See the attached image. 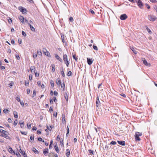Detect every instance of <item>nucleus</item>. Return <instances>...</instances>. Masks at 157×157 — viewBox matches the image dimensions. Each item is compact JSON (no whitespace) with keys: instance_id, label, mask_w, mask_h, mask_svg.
Here are the masks:
<instances>
[{"instance_id":"f257e3e1","label":"nucleus","mask_w":157,"mask_h":157,"mask_svg":"<svg viewBox=\"0 0 157 157\" xmlns=\"http://www.w3.org/2000/svg\"><path fill=\"white\" fill-rule=\"evenodd\" d=\"M63 60L64 62V63L66 64L67 67H68L70 62L67 59V56L66 54H63Z\"/></svg>"},{"instance_id":"f03ea898","label":"nucleus","mask_w":157,"mask_h":157,"mask_svg":"<svg viewBox=\"0 0 157 157\" xmlns=\"http://www.w3.org/2000/svg\"><path fill=\"white\" fill-rule=\"evenodd\" d=\"M147 18L149 20L152 21H155L157 18L155 16L151 14L149 15L148 16Z\"/></svg>"},{"instance_id":"7ed1b4c3","label":"nucleus","mask_w":157,"mask_h":157,"mask_svg":"<svg viewBox=\"0 0 157 157\" xmlns=\"http://www.w3.org/2000/svg\"><path fill=\"white\" fill-rule=\"evenodd\" d=\"M136 2L138 6L140 9H142L143 8L144 5L141 0H138V1H137Z\"/></svg>"},{"instance_id":"20e7f679","label":"nucleus","mask_w":157,"mask_h":157,"mask_svg":"<svg viewBox=\"0 0 157 157\" xmlns=\"http://www.w3.org/2000/svg\"><path fill=\"white\" fill-rule=\"evenodd\" d=\"M128 16L126 14H122L120 17V19L122 20H124L127 19Z\"/></svg>"},{"instance_id":"39448f33","label":"nucleus","mask_w":157,"mask_h":157,"mask_svg":"<svg viewBox=\"0 0 157 157\" xmlns=\"http://www.w3.org/2000/svg\"><path fill=\"white\" fill-rule=\"evenodd\" d=\"M56 83L57 85L59 86H60V85L61 84V82L59 78H58L56 79Z\"/></svg>"},{"instance_id":"423d86ee","label":"nucleus","mask_w":157,"mask_h":157,"mask_svg":"<svg viewBox=\"0 0 157 157\" xmlns=\"http://www.w3.org/2000/svg\"><path fill=\"white\" fill-rule=\"evenodd\" d=\"M87 63L89 65H91L93 63V60L92 59H90L88 58H87Z\"/></svg>"},{"instance_id":"0eeeda50","label":"nucleus","mask_w":157,"mask_h":157,"mask_svg":"<svg viewBox=\"0 0 157 157\" xmlns=\"http://www.w3.org/2000/svg\"><path fill=\"white\" fill-rule=\"evenodd\" d=\"M144 64L145 65L150 67L151 66V64L150 63H148L147 61L144 59L143 60Z\"/></svg>"},{"instance_id":"6e6552de","label":"nucleus","mask_w":157,"mask_h":157,"mask_svg":"<svg viewBox=\"0 0 157 157\" xmlns=\"http://www.w3.org/2000/svg\"><path fill=\"white\" fill-rule=\"evenodd\" d=\"M19 19L23 24L25 23L24 19L23 16H20L19 17Z\"/></svg>"},{"instance_id":"1a4fd4ad","label":"nucleus","mask_w":157,"mask_h":157,"mask_svg":"<svg viewBox=\"0 0 157 157\" xmlns=\"http://www.w3.org/2000/svg\"><path fill=\"white\" fill-rule=\"evenodd\" d=\"M100 102L98 97H97V99L96 102V105L97 107H98L100 105Z\"/></svg>"},{"instance_id":"9d476101","label":"nucleus","mask_w":157,"mask_h":157,"mask_svg":"<svg viewBox=\"0 0 157 157\" xmlns=\"http://www.w3.org/2000/svg\"><path fill=\"white\" fill-rule=\"evenodd\" d=\"M43 53L44 54L46 55L47 56H50V54L49 52L47 51L46 49H45V50H43Z\"/></svg>"},{"instance_id":"9b49d317","label":"nucleus","mask_w":157,"mask_h":157,"mask_svg":"<svg viewBox=\"0 0 157 157\" xmlns=\"http://www.w3.org/2000/svg\"><path fill=\"white\" fill-rule=\"evenodd\" d=\"M64 95L65 98L66 100L67 101V102L68 100V98L67 94L66 92H64Z\"/></svg>"},{"instance_id":"f8f14e48","label":"nucleus","mask_w":157,"mask_h":157,"mask_svg":"<svg viewBox=\"0 0 157 157\" xmlns=\"http://www.w3.org/2000/svg\"><path fill=\"white\" fill-rule=\"evenodd\" d=\"M117 142L119 144L122 146L125 145V141H118Z\"/></svg>"},{"instance_id":"ddd939ff","label":"nucleus","mask_w":157,"mask_h":157,"mask_svg":"<svg viewBox=\"0 0 157 157\" xmlns=\"http://www.w3.org/2000/svg\"><path fill=\"white\" fill-rule=\"evenodd\" d=\"M55 56L56 59H57L60 62H62V59L58 56V55L57 54H55Z\"/></svg>"},{"instance_id":"4468645a","label":"nucleus","mask_w":157,"mask_h":157,"mask_svg":"<svg viewBox=\"0 0 157 157\" xmlns=\"http://www.w3.org/2000/svg\"><path fill=\"white\" fill-rule=\"evenodd\" d=\"M62 122L63 124H65L66 123V121L65 118V115H62Z\"/></svg>"},{"instance_id":"2eb2a0df","label":"nucleus","mask_w":157,"mask_h":157,"mask_svg":"<svg viewBox=\"0 0 157 157\" xmlns=\"http://www.w3.org/2000/svg\"><path fill=\"white\" fill-rule=\"evenodd\" d=\"M31 71V72L35 73V67L34 66H31L30 67Z\"/></svg>"},{"instance_id":"dca6fc26","label":"nucleus","mask_w":157,"mask_h":157,"mask_svg":"<svg viewBox=\"0 0 157 157\" xmlns=\"http://www.w3.org/2000/svg\"><path fill=\"white\" fill-rule=\"evenodd\" d=\"M32 151L34 152L35 154H38L39 152L34 147H33L32 148Z\"/></svg>"},{"instance_id":"f3484780","label":"nucleus","mask_w":157,"mask_h":157,"mask_svg":"<svg viewBox=\"0 0 157 157\" xmlns=\"http://www.w3.org/2000/svg\"><path fill=\"white\" fill-rule=\"evenodd\" d=\"M3 137L5 138H6L7 139H10V137L8 136L5 133V134H3Z\"/></svg>"},{"instance_id":"a211bd4d","label":"nucleus","mask_w":157,"mask_h":157,"mask_svg":"<svg viewBox=\"0 0 157 157\" xmlns=\"http://www.w3.org/2000/svg\"><path fill=\"white\" fill-rule=\"evenodd\" d=\"M67 153H66V155L67 157H69L70 154V150L69 149H67L66 150Z\"/></svg>"},{"instance_id":"6ab92c4d","label":"nucleus","mask_w":157,"mask_h":157,"mask_svg":"<svg viewBox=\"0 0 157 157\" xmlns=\"http://www.w3.org/2000/svg\"><path fill=\"white\" fill-rule=\"evenodd\" d=\"M29 26L30 27V28L31 29V30L33 32H35V29L33 26H32L31 25V24H29Z\"/></svg>"},{"instance_id":"aec40b11","label":"nucleus","mask_w":157,"mask_h":157,"mask_svg":"<svg viewBox=\"0 0 157 157\" xmlns=\"http://www.w3.org/2000/svg\"><path fill=\"white\" fill-rule=\"evenodd\" d=\"M19 124L21 128H23L24 127V122L22 121H20L19 122Z\"/></svg>"},{"instance_id":"412c9836","label":"nucleus","mask_w":157,"mask_h":157,"mask_svg":"<svg viewBox=\"0 0 157 157\" xmlns=\"http://www.w3.org/2000/svg\"><path fill=\"white\" fill-rule=\"evenodd\" d=\"M13 114L14 115V117L15 118H18L17 113V112L14 111L13 112Z\"/></svg>"},{"instance_id":"4be33fe9","label":"nucleus","mask_w":157,"mask_h":157,"mask_svg":"<svg viewBox=\"0 0 157 157\" xmlns=\"http://www.w3.org/2000/svg\"><path fill=\"white\" fill-rule=\"evenodd\" d=\"M48 148L45 149V150L43 151V153L45 155H46V154L48 153Z\"/></svg>"},{"instance_id":"5701e85b","label":"nucleus","mask_w":157,"mask_h":157,"mask_svg":"<svg viewBox=\"0 0 157 157\" xmlns=\"http://www.w3.org/2000/svg\"><path fill=\"white\" fill-rule=\"evenodd\" d=\"M19 152L21 154H22L23 155L24 154V153H25V152L24 151H23L21 149V147L20 146H19Z\"/></svg>"},{"instance_id":"b1692460","label":"nucleus","mask_w":157,"mask_h":157,"mask_svg":"<svg viewBox=\"0 0 157 157\" xmlns=\"http://www.w3.org/2000/svg\"><path fill=\"white\" fill-rule=\"evenodd\" d=\"M69 133V130L68 126L67 128V133L66 135V137L67 136H68V134Z\"/></svg>"},{"instance_id":"393cba45","label":"nucleus","mask_w":157,"mask_h":157,"mask_svg":"<svg viewBox=\"0 0 157 157\" xmlns=\"http://www.w3.org/2000/svg\"><path fill=\"white\" fill-rule=\"evenodd\" d=\"M142 133L137 132L136 133L135 135L136 136H142Z\"/></svg>"},{"instance_id":"a878e982","label":"nucleus","mask_w":157,"mask_h":157,"mask_svg":"<svg viewBox=\"0 0 157 157\" xmlns=\"http://www.w3.org/2000/svg\"><path fill=\"white\" fill-rule=\"evenodd\" d=\"M54 148H55V150L56 151L57 153H58L59 152V149H58V148L57 145H55Z\"/></svg>"},{"instance_id":"bb28decb","label":"nucleus","mask_w":157,"mask_h":157,"mask_svg":"<svg viewBox=\"0 0 157 157\" xmlns=\"http://www.w3.org/2000/svg\"><path fill=\"white\" fill-rule=\"evenodd\" d=\"M20 10L23 13H25V11H26V9L23 7H21V9Z\"/></svg>"},{"instance_id":"cd10ccee","label":"nucleus","mask_w":157,"mask_h":157,"mask_svg":"<svg viewBox=\"0 0 157 157\" xmlns=\"http://www.w3.org/2000/svg\"><path fill=\"white\" fill-rule=\"evenodd\" d=\"M51 66L52 67V72H54L55 71V65H51Z\"/></svg>"},{"instance_id":"c85d7f7f","label":"nucleus","mask_w":157,"mask_h":157,"mask_svg":"<svg viewBox=\"0 0 157 157\" xmlns=\"http://www.w3.org/2000/svg\"><path fill=\"white\" fill-rule=\"evenodd\" d=\"M8 151L10 153H12L13 152L14 154H15L14 153V152L13 151V149L11 147H10L8 149Z\"/></svg>"},{"instance_id":"c756f323","label":"nucleus","mask_w":157,"mask_h":157,"mask_svg":"<svg viewBox=\"0 0 157 157\" xmlns=\"http://www.w3.org/2000/svg\"><path fill=\"white\" fill-rule=\"evenodd\" d=\"M146 29L149 33L150 34H151L152 33L150 29L147 26L146 27Z\"/></svg>"},{"instance_id":"7c9ffc66","label":"nucleus","mask_w":157,"mask_h":157,"mask_svg":"<svg viewBox=\"0 0 157 157\" xmlns=\"http://www.w3.org/2000/svg\"><path fill=\"white\" fill-rule=\"evenodd\" d=\"M61 73L63 77H65V75L64 74V72L63 71V68L62 70L61 71Z\"/></svg>"},{"instance_id":"2f4dec72","label":"nucleus","mask_w":157,"mask_h":157,"mask_svg":"<svg viewBox=\"0 0 157 157\" xmlns=\"http://www.w3.org/2000/svg\"><path fill=\"white\" fill-rule=\"evenodd\" d=\"M135 138L136 139V141H140V139L139 137V136H136L135 135Z\"/></svg>"},{"instance_id":"473e14b6","label":"nucleus","mask_w":157,"mask_h":157,"mask_svg":"<svg viewBox=\"0 0 157 157\" xmlns=\"http://www.w3.org/2000/svg\"><path fill=\"white\" fill-rule=\"evenodd\" d=\"M131 49L133 52L135 54H137V52L132 47V48H131Z\"/></svg>"},{"instance_id":"72a5a7b5","label":"nucleus","mask_w":157,"mask_h":157,"mask_svg":"<svg viewBox=\"0 0 157 157\" xmlns=\"http://www.w3.org/2000/svg\"><path fill=\"white\" fill-rule=\"evenodd\" d=\"M72 74V72L71 71H69L67 73V75L68 76H70Z\"/></svg>"},{"instance_id":"f704fd0d","label":"nucleus","mask_w":157,"mask_h":157,"mask_svg":"<svg viewBox=\"0 0 157 157\" xmlns=\"http://www.w3.org/2000/svg\"><path fill=\"white\" fill-rule=\"evenodd\" d=\"M9 110L8 109H4L3 112L5 113H7L9 112Z\"/></svg>"},{"instance_id":"c9c22d12","label":"nucleus","mask_w":157,"mask_h":157,"mask_svg":"<svg viewBox=\"0 0 157 157\" xmlns=\"http://www.w3.org/2000/svg\"><path fill=\"white\" fill-rule=\"evenodd\" d=\"M36 95V91L35 90H33V94L32 96V98H33Z\"/></svg>"},{"instance_id":"e433bc0d","label":"nucleus","mask_w":157,"mask_h":157,"mask_svg":"<svg viewBox=\"0 0 157 157\" xmlns=\"http://www.w3.org/2000/svg\"><path fill=\"white\" fill-rule=\"evenodd\" d=\"M89 153L90 154H94V151L90 149L88 150Z\"/></svg>"},{"instance_id":"4c0bfd02","label":"nucleus","mask_w":157,"mask_h":157,"mask_svg":"<svg viewBox=\"0 0 157 157\" xmlns=\"http://www.w3.org/2000/svg\"><path fill=\"white\" fill-rule=\"evenodd\" d=\"M0 132L4 134L5 133L7 132L6 131L2 129H0Z\"/></svg>"},{"instance_id":"58836bf2","label":"nucleus","mask_w":157,"mask_h":157,"mask_svg":"<svg viewBox=\"0 0 157 157\" xmlns=\"http://www.w3.org/2000/svg\"><path fill=\"white\" fill-rule=\"evenodd\" d=\"M60 86H61V87L62 88H63V90L65 88V84L64 83H63V84L61 83V84L60 85Z\"/></svg>"},{"instance_id":"ea45409f","label":"nucleus","mask_w":157,"mask_h":157,"mask_svg":"<svg viewBox=\"0 0 157 157\" xmlns=\"http://www.w3.org/2000/svg\"><path fill=\"white\" fill-rule=\"evenodd\" d=\"M33 140H34V137H33L32 136H31L30 138V140H29L31 142H32V141H33Z\"/></svg>"},{"instance_id":"a19ab883","label":"nucleus","mask_w":157,"mask_h":157,"mask_svg":"<svg viewBox=\"0 0 157 157\" xmlns=\"http://www.w3.org/2000/svg\"><path fill=\"white\" fill-rule=\"evenodd\" d=\"M117 144V143L116 141H112L110 143V144H113V145H115Z\"/></svg>"},{"instance_id":"79ce46f5","label":"nucleus","mask_w":157,"mask_h":157,"mask_svg":"<svg viewBox=\"0 0 157 157\" xmlns=\"http://www.w3.org/2000/svg\"><path fill=\"white\" fill-rule=\"evenodd\" d=\"M38 139L39 141H42L43 142H44V140H43L40 137L38 138Z\"/></svg>"},{"instance_id":"37998d69","label":"nucleus","mask_w":157,"mask_h":157,"mask_svg":"<svg viewBox=\"0 0 157 157\" xmlns=\"http://www.w3.org/2000/svg\"><path fill=\"white\" fill-rule=\"evenodd\" d=\"M17 120H16L14 123H13V125L14 126H15L17 124Z\"/></svg>"},{"instance_id":"c03bdc74","label":"nucleus","mask_w":157,"mask_h":157,"mask_svg":"<svg viewBox=\"0 0 157 157\" xmlns=\"http://www.w3.org/2000/svg\"><path fill=\"white\" fill-rule=\"evenodd\" d=\"M47 129L48 130L50 131H51V130L52 128L51 126H50V127H49L48 125H47Z\"/></svg>"},{"instance_id":"a18cd8bd","label":"nucleus","mask_w":157,"mask_h":157,"mask_svg":"<svg viewBox=\"0 0 157 157\" xmlns=\"http://www.w3.org/2000/svg\"><path fill=\"white\" fill-rule=\"evenodd\" d=\"M31 127V124H27V128H28L29 129H30Z\"/></svg>"},{"instance_id":"49530a36","label":"nucleus","mask_w":157,"mask_h":157,"mask_svg":"<svg viewBox=\"0 0 157 157\" xmlns=\"http://www.w3.org/2000/svg\"><path fill=\"white\" fill-rule=\"evenodd\" d=\"M16 99L19 102L21 100L20 99V98L19 97V96H18L16 98Z\"/></svg>"},{"instance_id":"de8ad7c7","label":"nucleus","mask_w":157,"mask_h":157,"mask_svg":"<svg viewBox=\"0 0 157 157\" xmlns=\"http://www.w3.org/2000/svg\"><path fill=\"white\" fill-rule=\"evenodd\" d=\"M22 35L24 36H26V33L24 31H22Z\"/></svg>"},{"instance_id":"09e8293b","label":"nucleus","mask_w":157,"mask_h":157,"mask_svg":"<svg viewBox=\"0 0 157 157\" xmlns=\"http://www.w3.org/2000/svg\"><path fill=\"white\" fill-rule=\"evenodd\" d=\"M50 83L51 86L53 87L54 86V85L53 81H51L50 82Z\"/></svg>"},{"instance_id":"8fccbe9b","label":"nucleus","mask_w":157,"mask_h":157,"mask_svg":"<svg viewBox=\"0 0 157 157\" xmlns=\"http://www.w3.org/2000/svg\"><path fill=\"white\" fill-rule=\"evenodd\" d=\"M29 84V82L28 81H25V85L26 86H28Z\"/></svg>"},{"instance_id":"3c124183","label":"nucleus","mask_w":157,"mask_h":157,"mask_svg":"<svg viewBox=\"0 0 157 157\" xmlns=\"http://www.w3.org/2000/svg\"><path fill=\"white\" fill-rule=\"evenodd\" d=\"M37 53L39 55L41 56L42 55V52L40 51H37Z\"/></svg>"},{"instance_id":"603ef678","label":"nucleus","mask_w":157,"mask_h":157,"mask_svg":"<svg viewBox=\"0 0 157 157\" xmlns=\"http://www.w3.org/2000/svg\"><path fill=\"white\" fill-rule=\"evenodd\" d=\"M69 21L71 22H72L74 21L73 18L72 17H71L69 18Z\"/></svg>"},{"instance_id":"864d4df0","label":"nucleus","mask_w":157,"mask_h":157,"mask_svg":"<svg viewBox=\"0 0 157 157\" xmlns=\"http://www.w3.org/2000/svg\"><path fill=\"white\" fill-rule=\"evenodd\" d=\"M61 38H62V42L64 43V35H63V36L62 35L61 36Z\"/></svg>"},{"instance_id":"5fc2aeb1","label":"nucleus","mask_w":157,"mask_h":157,"mask_svg":"<svg viewBox=\"0 0 157 157\" xmlns=\"http://www.w3.org/2000/svg\"><path fill=\"white\" fill-rule=\"evenodd\" d=\"M90 12L92 14H95L94 12L92 10H89Z\"/></svg>"},{"instance_id":"6e6d98bb","label":"nucleus","mask_w":157,"mask_h":157,"mask_svg":"<svg viewBox=\"0 0 157 157\" xmlns=\"http://www.w3.org/2000/svg\"><path fill=\"white\" fill-rule=\"evenodd\" d=\"M21 133L22 134L24 135H26L27 134V132H21Z\"/></svg>"},{"instance_id":"4d7b16f0","label":"nucleus","mask_w":157,"mask_h":157,"mask_svg":"<svg viewBox=\"0 0 157 157\" xmlns=\"http://www.w3.org/2000/svg\"><path fill=\"white\" fill-rule=\"evenodd\" d=\"M8 21L9 23L10 24L12 23V20L11 18H10L9 19H8Z\"/></svg>"},{"instance_id":"13d9d810","label":"nucleus","mask_w":157,"mask_h":157,"mask_svg":"<svg viewBox=\"0 0 157 157\" xmlns=\"http://www.w3.org/2000/svg\"><path fill=\"white\" fill-rule=\"evenodd\" d=\"M93 48L96 50H98V48L95 45H93Z\"/></svg>"},{"instance_id":"bf43d9fd","label":"nucleus","mask_w":157,"mask_h":157,"mask_svg":"<svg viewBox=\"0 0 157 157\" xmlns=\"http://www.w3.org/2000/svg\"><path fill=\"white\" fill-rule=\"evenodd\" d=\"M152 3H156L157 1L156 0H149Z\"/></svg>"},{"instance_id":"052dcab7","label":"nucleus","mask_w":157,"mask_h":157,"mask_svg":"<svg viewBox=\"0 0 157 157\" xmlns=\"http://www.w3.org/2000/svg\"><path fill=\"white\" fill-rule=\"evenodd\" d=\"M20 103L21 105H22L23 106H24V102H23V101H20Z\"/></svg>"},{"instance_id":"680f3d73","label":"nucleus","mask_w":157,"mask_h":157,"mask_svg":"<svg viewBox=\"0 0 157 157\" xmlns=\"http://www.w3.org/2000/svg\"><path fill=\"white\" fill-rule=\"evenodd\" d=\"M146 6L148 9H150V6L147 4H145Z\"/></svg>"},{"instance_id":"e2e57ef3","label":"nucleus","mask_w":157,"mask_h":157,"mask_svg":"<svg viewBox=\"0 0 157 157\" xmlns=\"http://www.w3.org/2000/svg\"><path fill=\"white\" fill-rule=\"evenodd\" d=\"M37 56V55L35 54H33V57L34 59L36 58Z\"/></svg>"},{"instance_id":"0e129e2a","label":"nucleus","mask_w":157,"mask_h":157,"mask_svg":"<svg viewBox=\"0 0 157 157\" xmlns=\"http://www.w3.org/2000/svg\"><path fill=\"white\" fill-rule=\"evenodd\" d=\"M120 95H121V96H123L124 98H126V95L122 93L121 94H120Z\"/></svg>"},{"instance_id":"69168bd1","label":"nucleus","mask_w":157,"mask_h":157,"mask_svg":"<svg viewBox=\"0 0 157 157\" xmlns=\"http://www.w3.org/2000/svg\"><path fill=\"white\" fill-rule=\"evenodd\" d=\"M30 90L29 89H28L27 90V94H29L30 93Z\"/></svg>"},{"instance_id":"338daca9","label":"nucleus","mask_w":157,"mask_h":157,"mask_svg":"<svg viewBox=\"0 0 157 157\" xmlns=\"http://www.w3.org/2000/svg\"><path fill=\"white\" fill-rule=\"evenodd\" d=\"M154 8L156 12H157V5L155 6Z\"/></svg>"},{"instance_id":"774afa93","label":"nucleus","mask_w":157,"mask_h":157,"mask_svg":"<svg viewBox=\"0 0 157 157\" xmlns=\"http://www.w3.org/2000/svg\"><path fill=\"white\" fill-rule=\"evenodd\" d=\"M16 154L18 157H20L21 156L20 154L18 152L16 153Z\"/></svg>"}]
</instances>
